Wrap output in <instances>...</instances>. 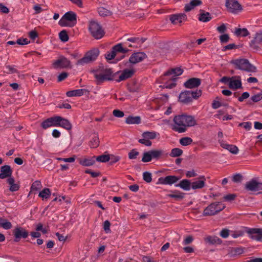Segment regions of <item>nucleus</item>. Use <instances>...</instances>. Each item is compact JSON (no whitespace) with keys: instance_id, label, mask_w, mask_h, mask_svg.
<instances>
[{"instance_id":"obj_1","label":"nucleus","mask_w":262,"mask_h":262,"mask_svg":"<svg viewBox=\"0 0 262 262\" xmlns=\"http://www.w3.org/2000/svg\"><path fill=\"white\" fill-rule=\"evenodd\" d=\"M196 124V121L193 116L184 114L175 116L170 126L173 131L183 133L186 132L188 127Z\"/></svg>"},{"instance_id":"obj_2","label":"nucleus","mask_w":262,"mask_h":262,"mask_svg":"<svg viewBox=\"0 0 262 262\" xmlns=\"http://www.w3.org/2000/svg\"><path fill=\"white\" fill-rule=\"evenodd\" d=\"M183 70L180 68H172L166 72L160 78V81L163 85L160 86L163 88L172 89L176 84L177 76L181 75Z\"/></svg>"},{"instance_id":"obj_3","label":"nucleus","mask_w":262,"mask_h":262,"mask_svg":"<svg viewBox=\"0 0 262 262\" xmlns=\"http://www.w3.org/2000/svg\"><path fill=\"white\" fill-rule=\"evenodd\" d=\"M94 77L97 84H100L105 81L113 80L114 74L112 69L100 66L94 71Z\"/></svg>"},{"instance_id":"obj_4","label":"nucleus","mask_w":262,"mask_h":262,"mask_svg":"<svg viewBox=\"0 0 262 262\" xmlns=\"http://www.w3.org/2000/svg\"><path fill=\"white\" fill-rule=\"evenodd\" d=\"M167 155V153L161 149L150 150L143 153L142 161L146 163L150 162L152 159L159 160L166 157Z\"/></svg>"},{"instance_id":"obj_5","label":"nucleus","mask_w":262,"mask_h":262,"mask_svg":"<svg viewBox=\"0 0 262 262\" xmlns=\"http://www.w3.org/2000/svg\"><path fill=\"white\" fill-rule=\"evenodd\" d=\"M236 69L240 70L245 71L248 72H255L256 68L251 64L248 59H237L231 61Z\"/></svg>"},{"instance_id":"obj_6","label":"nucleus","mask_w":262,"mask_h":262,"mask_svg":"<svg viewBox=\"0 0 262 262\" xmlns=\"http://www.w3.org/2000/svg\"><path fill=\"white\" fill-rule=\"evenodd\" d=\"M77 15L73 11L66 13L59 21V25L62 27H72L76 24Z\"/></svg>"},{"instance_id":"obj_7","label":"nucleus","mask_w":262,"mask_h":262,"mask_svg":"<svg viewBox=\"0 0 262 262\" xmlns=\"http://www.w3.org/2000/svg\"><path fill=\"white\" fill-rule=\"evenodd\" d=\"M225 208V205L219 202L211 203L206 207L203 213L205 216L214 215L222 211Z\"/></svg>"},{"instance_id":"obj_8","label":"nucleus","mask_w":262,"mask_h":262,"mask_svg":"<svg viewBox=\"0 0 262 262\" xmlns=\"http://www.w3.org/2000/svg\"><path fill=\"white\" fill-rule=\"evenodd\" d=\"M89 30L92 36L96 39L101 38L105 34L102 27L96 21L92 20L90 21Z\"/></svg>"},{"instance_id":"obj_9","label":"nucleus","mask_w":262,"mask_h":262,"mask_svg":"<svg viewBox=\"0 0 262 262\" xmlns=\"http://www.w3.org/2000/svg\"><path fill=\"white\" fill-rule=\"evenodd\" d=\"M99 54V51L97 49H94L86 53L85 56L78 60L77 65H84L94 61Z\"/></svg>"},{"instance_id":"obj_10","label":"nucleus","mask_w":262,"mask_h":262,"mask_svg":"<svg viewBox=\"0 0 262 262\" xmlns=\"http://www.w3.org/2000/svg\"><path fill=\"white\" fill-rule=\"evenodd\" d=\"M245 188L248 191L255 192L256 194L262 193V182L252 179L247 182Z\"/></svg>"},{"instance_id":"obj_11","label":"nucleus","mask_w":262,"mask_h":262,"mask_svg":"<svg viewBox=\"0 0 262 262\" xmlns=\"http://www.w3.org/2000/svg\"><path fill=\"white\" fill-rule=\"evenodd\" d=\"M226 6L229 12L234 14L238 13L243 9L241 5L237 0H226Z\"/></svg>"},{"instance_id":"obj_12","label":"nucleus","mask_w":262,"mask_h":262,"mask_svg":"<svg viewBox=\"0 0 262 262\" xmlns=\"http://www.w3.org/2000/svg\"><path fill=\"white\" fill-rule=\"evenodd\" d=\"M13 233L14 236V242H18L20 239L23 238H26L29 235L28 232L23 227H17L13 230Z\"/></svg>"},{"instance_id":"obj_13","label":"nucleus","mask_w":262,"mask_h":262,"mask_svg":"<svg viewBox=\"0 0 262 262\" xmlns=\"http://www.w3.org/2000/svg\"><path fill=\"white\" fill-rule=\"evenodd\" d=\"M70 61L67 58L61 56L53 63V66L55 69L66 68L70 67Z\"/></svg>"},{"instance_id":"obj_14","label":"nucleus","mask_w":262,"mask_h":262,"mask_svg":"<svg viewBox=\"0 0 262 262\" xmlns=\"http://www.w3.org/2000/svg\"><path fill=\"white\" fill-rule=\"evenodd\" d=\"M247 232L251 239L256 241L262 240V228H251Z\"/></svg>"},{"instance_id":"obj_15","label":"nucleus","mask_w":262,"mask_h":262,"mask_svg":"<svg viewBox=\"0 0 262 262\" xmlns=\"http://www.w3.org/2000/svg\"><path fill=\"white\" fill-rule=\"evenodd\" d=\"M261 44H262V30L256 33L253 39L250 43V46L252 49L258 50L259 45Z\"/></svg>"},{"instance_id":"obj_16","label":"nucleus","mask_w":262,"mask_h":262,"mask_svg":"<svg viewBox=\"0 0 262 262\" xmlns=\"http://www.w3.org/2000/svg\"><path fill=\"white\" fill-rule=\"evenodd\" d=\"M146 54L143 52H137L133 54L129 58V62L132 64H136L146 58Z\"/></svg>"},{"instance_id":"obj_17","label":"nucleus","mask_w":262,"mask_h":262,"mask_svg":"<svg viewBox=\"0 0 262 262\" xmlns=\"http://www.w3.org/2000/svg\"><path fill=\"white\" fill-rule=\"evenodd\" d=\"M187 15L185 13L172 14L169 16V19L174 25L182 23L187 20Z\"/></svg>"},{"instance_id":"obj_18","label":"nucleus","mask_w":262,"mask_h":262,"mask_svg":"<svg viewBox=\"0 0 262 262\" xmlns=\"http://www.w3.org/2000/svg\"><path fill=\"white\" fill-rule=\"evenodd\" d=\"M179 178L174 176H168L165 177L159 178L158 184L164 185H171L177 182Z\"/></svg>"},{"instance_id":"obj_19","label":"nucleus","mask_w":262,"mask_h":262,"mask_svg":"<svg viewBox=\"0 0 262 262\" xmlns=\"http://www.w3.org/2000/svg\"><path fill=\"white\" fill-rule=\"evenodd\" d=\"M229 86L230 89L236 90L242 88V82L239 76H233L231 77L229 82Z\"/></svg>"},{"instance_id":"obj_20","label":"nucleus","mask_w":262,"mask_h":262,"mask_svg":"<svg viewBox=\"0 0 262 262\" xmlns=\"http://www.w3.org/2000/svg\"><path fill=\"white\" fill-rule=\"evenodd\" d=\"M135 73V70L134 69H126L122 72L119 78L117 80V81L120 82L121 81L130 78Z\"/></svg>"},{"instance_id":"obj_21","label":"nucleus","mask_w":262,"mask_h":262,"mask_svg":"<svg viewBox=\"0 0 262 262\" xmlns=\"http://www.w3.org/2000/svg\"><path fill=\"white\" fill-rule=\"evenodd\" d=\"M201 79L198 78H191L184 83V86L188 89H193L201 84Z\"/></svg>"},{"instance_id":"obj_22","label":"nucleus","mask_w":262,"mask_h":262,"mask_svg":"<svg viewBox=\"0 0 262 262\" xmlns=\"http://www.w3.org/2000/svg\"><path fill=\"white\" fill-rule=\"evenodd\" d=\"M220 145L224 148L228 150L230 152L233 154H236L238 152V149L237 146L232 144H228L223 140H219Z\"/></svg>"},{"instance_id":"obj_23","label":"nucleus","mask_w":262,"mask_h":262,"mask_svg":"<svg viewBox=\"0 0 262 262\" xmlns=\"http://www.w3.org/2000/svg\"><path fill=\"white\" fill-rule=\"evenodd\" d=\"M206 178L204 176H201L195 181L191 183V188L193 189H201L205 186Z\"/></svg>"},{"instance_id":"obj_24","label":"nucleus","mask_w":262,"mask_h":262,"mask_svg":"<svg viewBox=\"0 0 262 262\" xmlns=\"http://www.w3.org/2000/svg\"><path fill=\"white\" fill-rule=\"evenodd\" d=\"M179 101L183 103H188L192 101L190 91H185L181 93L179 95Z\"/></svg>"},{"instance_id":"obj_25","label":"nucleus","mask_w":262,"mask_h":262,"mask_svg":"<svg viewBox=\"0 0 262 262\" xmlns=\"http://www.w3.org/2000/svg\"><path fill=\"white\" fill-rule=\"evenodd\" d=\"M12 170L9 165H4L1 168L0 179H4L6 178H10Z\"/></svg>"},{"instance_id":"obj_26","label":"nucleus","mask_w":262,"mask_h":262,"mask_svg":"<svg viewBox=\"0 0 262 262\" xmlns=\"http://www.w3.org/2000/svg\"><path fill=\"white\" fill-rule=\"evenodd\" d=\"M79 163L84 166H90L95 163V156L91 158H80L78 159Z\"/></svg>"},{"instance_id":"obj_27","label":"nucleus","mask_w":262,"mask_h":262,"mask_svg":"<svg viewBox=\"0 0 262 262\" xmlns=\"http://www.w3.org/2000/svg\"><path fill=\"white\" fill-rule=\"evenodd\" d=\"M202 2L201 0H191L188 4L185 5L184 11L185 12H189L194 8V7L201 5Z\"/></svg>"},{"instance_id":"obj_28","label":"nucleus","mask_w":262,"mask_h":262,"mask_svg":"<svg viewBox=\"0 0 262 262\" xmlns=\"http://www.w3.org/2000/svg\"><path fill=\"white\" fill-rule=\"evenodd\" d=\"M87 92L88 91L86 89H77L68 91L66 95L68 97L81 96Z\"/></svg>"},{"instance_id":"obj_29","label":"nucleus","mask_w":262,"mask_h":262,"mask_svg":"<svg viewBox=\"0 0 262 262\" xmlns=\"http://www.w3.org/2000/svg\"><path fill=\"white\" fill-rule=\"evenodd\" d=\"M176 186L180 187L185 190H189L191 188V183L188 180L184 179L179 184L176 185Z\"/></svg>"},{"instance_id":"obj_30","label":"nucleus","mask_w":262,"mask_h":262,"mask_svg":"<svg viewBox=\"0 0 262 262\" xmlns=\"http://www.w3.org/2000/svg\"><path fill=\"white\" fill-rule=\"evenodd\" d=\"M204 241L206 243L210 245L220 244L221 240L216 236H208L204 238Z\"/></svg>"},{"instance_id":"obj_31","label":"nucleus","mask_w":262,"mask_h":262,"mask_svg":"<svg viewBox=\"0 0 262 262\" xmlns=\"http://www.w3.org/2000/svg\"><path fill=\"white\" fill-rule=\"evenodd\" d=\"M200 14L199 17V20L203 22L209 21L211 19V17L209 12H205L203 10H200Z\"/></svg>"},{"instance_id":"obj_32","label":"nucleus","mask_w":262,"mask_h":262,"mask_svg":"<svg viewBox=\"0 0 262 262\" xmlns=\"http://www.w3.org/2000/svg\"><path fill=\"white\" fill-rule=\"evenodd\" d=\"M60 120H61L59 121V122L58 126L63 127L67 130L71 129L72 126L71 123L68 120L64 119L61 117H60Z\"/></svg>"},{"instance_id":"obj_33","label":"nucleus","mask_w":262,"mask_h":262,"mask_svg":"<svg viewBox=\"0 0 262 262\" xmlns=\"http://www.w3.org/2000/svg\"><path fill=\"white\" fill-rule=\"evenodd\" d=\"M125 122L128 124H138L141 123V118L139 116H129L126 118Z\"/></svg>"},{"instance_id":"obj_34","label":"nucleus","mask_w":262,"mask_h":262,"mask_svg":"<svg viewBox=\"0 0 262 262\" xmlns=\"http://www.w3.org/2000/svg\"><path fill=\"white\" fill-rule=\"evenodd\" d=\"M14 182L15 180L13 178L10 177L7 179V182L10 185L9 189L12 192L18 190L19 188V185L14 183Z\"/></svg>"},{"instance_id":"obj_35","label":"nucleus","mask_w":262,"mask_h":262,"mask_svg":"<svg viewBox=\"0 0 262 262\" xmlns=\"http://www.w3.org/2000/svg\"><path fill=\"white\" fill-rule=\"evenodd\" d=\"M51 192L50 189L48 188H44L38 194V196L40 197L42 200H47L50 197Z\"/></svg>"},{"instance_id":"obj_36","label":"nucleus","mask_w":262,"mask_h":262,"mask_svg":"<svg viewBox=\"0 0 262 262\" xmlns=\"http://www.w3.org/2000/svg\"><path fill=\"white\" fill-rule=\"evenodd\" d=\"M112 49L114 50V51L116 53L117 52H120V53H126L127 52H128L129 50L127 48H124L122 47V45L121 43H118L115 46H114Z\"/></svg>"},{"instance_id":"obj_37","label":"nucleus","mask_w":262,"mask_h":262,"mask_svg":"<svg viewBox=\"0 0 262 262\" xmlns=\"http://www.w3.org/2000/svg\"><path fill=\"white\" fill-rule=\"evenodd\" d=\"M143 138L147 139V140L154 139L157 137V134L155 132H145L142 134Z\"/></svg>"},{"instance_id":"obj_38","label":"nucleus","mask_w":262,"mask_h":262,"mask_svg":"<svg viewBox=\"0 0 262 262\" xmlns=\"http://www.w3.org/2000/svg\"><path fill=\"white\" fill-rule=\"evenodd\" d=\"M235 34L237 36L245 37L249 34V32L246 28L236 29Z\"/></svg>"},{"instance_id":"obj_39","label":"nucleus","mask_w":262,"mask_h":262,"mask_svg":"<svg viewBox=\"0 0 262 262\" xmlns=\"http://www.w3.org/2000/svg\"><path fill=\"white\" fill-rule=\"evenodd\" d=\"M0 227H3L5 229L8 230L12 228V224L7 220L0 218Z\"/></svg>"},{"instance_id":"obj_40","label":"nucleus","mask_w":262,"mask_h":262,"mask_svg":"<svg viewBox=\"0 0 262 262\" xmlns=\"http://www.w3.org/2000/svg\"><path fill=\"white\" fill-rule=\"evenodd\" d=\"M98 12L99 14L101 16H107L112 14V11L104 7L99 8L98 9Z\"/></svg>"},{"instance_id":"obj_41","label":"nucleus","mask_w":262,"mask_h":262,"mask_svg":"<svg viewBox=\"0 0 262 262\" xmlns=\"http://www.w3.org/2000/svg\"><path fill=\"white\" fill-rule=\"evenodd\" d=\"M145 40V38H139L138 37H131L127 39V41L133 42V43H134V45H137V47L139 45L143 43Z\"/></svg>"},{"instance_id":"obj_42","label":"nucleus","mask_w":262,"mask_h":262,"mask_svg":"<svg viewBox=\"0 0 262 262\" xmlns=\"http://www.w3.org/2000/svg\"><path fill=\"white\" fill-rule=\"evenodd\" d=\"M183 154V150L179 148L172 149L169 156L171 157H178L181 156Z\"/></svg>"},{"instance_id":"obj_43","label":"nucleus","mask_w":262,"mask_h":262,"mask_svg":"<svg viewBox=\"0 0 262 262\" xmlns=\"http://www.w3.org/2000/svg\"><path fill=\"white\" fill-rule=\"evenodd\" d=\"M99 145V140L98 136L94 137L90 142V146L91 148H96Z\"/></svg>"},{"instance_id":"obj_44","label":"nucleus","mask_w":262,"mask_h":262,"mask_svg":"<svg viewBox=\"0 0 262 262\" xmlns=\"http://www.w3.org/2000/svg\"><path fill=\"white\" fill-rule=\"evenodd\" d=\"M192 142V139L190 137H184L180 140V143L183 146H187L191 144Z\"/></svg>"},{"instance_id":"obj_45","label":"nucleus","mask_w":262,"mask_h":262,"mask_svg":"<svg viewBox=\"0 0 262 262\" xmlns=\"http://www.w3.org/2000/svg\"><path fill=\"white\" fill-rule=\"evenodd\" d=\"M41 187V182L39 181H35L31 185V191H35L39 190Z\"/></svg>"},{"instance_id":"obj_46","label":"nucleus","mask_w":262,"mask_h":262,"mask_svg":"<svg viewBox=\"0 0 262 262\" xmlns=\"http://www.w3.org/2000/svg\"><path fill=\"white\" fill-rule=\"evenodd\" d=\"M110 157L109 155H102L98 157H95V161L101 162H106L110 160Z\"/></svg>"},{"instance_id":"obj_47","label":"nucleus","mask_w":262,"mask_h":262,"mask_svg":"<svg viewBox=\"0 0 262 262\" xmlns=\"http://www.w3.org/2000/svg\"><path fill=\"white\" fill-rule=\"evenodd\" d=\"M52 126H58L59 121H60V116H55L49 118Z\"/></svg>"},{"instance_id":"obj_48","label":"nucleus","mask_w":262,"mask_h":262,"mask_svg":"<svg viewBox=\"0 0 262 262\" xmlns=\"http://www.w3.org/2000/svg\"><path fill=\"white\" fill-rule=\"evenodd\" d=\"M59 36L60 40L63 42H66L69 40V36L66 30L61 31L59 33Z\"/></svg>"},{"instance_id":"obj_49","label":"nucleus","mask_w":262,"mask_h":262,"mask_svg":"<svg viewBox=\"0 0 262 262\" xmlns=\"http://www.w3.org/2000/svg\"><path fill=\"white\" fill-rule=\"evenodd\" d=\"M168 196L170 198H174L176 200H181L184 198V193L180 192H175L173 194H169Z\"/></svg>"},{"instance_id":"obj_50","label":"nucleus","mask_w":262,"mask_h":262,"mask_svg":"<svg viewBox=\"0 0 262 262\" xmlns=\"http://www.w3.org/2000/svg\"><path fill=\"white\" fill-rule=\"evenodd\" d=\"M139 155V152L136 149H133L131 150L128 153V158L129 159H136L137 156Z\"/></svg>"},{"instance_id":"obj_51","label":"nucleus","mask_w":262,"mask_h":262,"mask_svg":"<svg viewBox=\"0 0 262 262\" xmlns=\"http://www.w3.org/2000/svg\"><path fill=\"white\" fill-rule=\"evenodd\" d=\"M143 178L145 182L147 183L151 182L152 181L151 173L148 171L144 172L143 174Z\"/></svg>"},{"instance_id":"obj_52","label":"nucleus","mask_w":262,"mask_h":262,"mask_svg":"<svg viewBox=\"0 0 262 262\" xmlns=\"http://www.w3.org/2000/svg\"><path fill=\"white\" fill-rule=\"evenodd\" d=\"M116 55V53L114 51L113 49H112L110 52H107L105 54V58L107 60H110L114 58Z\"/></svg>"},{"instance_id":"obj_53","label":"nucleus","mask_w":262,"mask_h":262,"mask_svg":"<svg viewBox=\"0 0 262 262\" xmlns=\"http://www.w3.org/2000/svg\"><path fill=\"white\" fill-rule=\"evenodd\" d=\"M190 94L192 99H197L201 95L202 91L198 90L194 91H190Z\"/></svg>"},{"instance_id":"obj_54","label":"nucleus","mask_w":262,"mask_h":262,"mask_svg":"<svg viewBox=\"0 0 262 262\" xmlns=\"http://www.w3.org/2000/svg\"><path fill=\"white\" fill-rule=\"evenodd\" d=\"M262 99V94L258 93L252 96L251 97V100L253 102H257Z\"/></svg>"},{"instance_id":"obj_55","label":"nucleus","mask_w":262,"mask_h":262,"mask_svg":"<svg viewBox=\"0 0 262 262\" xmlns=\"http://www.w3.org/2000/svg\"><path fill=\"white\" fill-rule=\"evenodd\" d=\"M138 142L146 146H150L152 144V142L149 140H147L143 137L142 139H139Z\"/></svg>"},{"instance_id":"obj_56","label":"nucleus","mask_w":262,"mask_h":262,"mask_svg":"<svg viewBox=\"0 0 262 262\" xmlns=\"http://www.w3.org/2000/svg\"><path fill=\"white\" fill-rule=\"evenodd\" d=\"M41 126L43 129H47V128L52 126L50 118H48L46 120H45L44 121H43L41 123Z\"/></svg>"},{"instance_id":"obj_57","label":"nucleus","mask_w":262,"mask_h":262,"mask_svg":"<svg viewBox=\"0 0 262 262\" xmlns=\"http://www.w3.org/2000/svg\"><path fill=\"white\" fill-rule=\"evenodd\" d=\"M113 114L114 116L118 118H121L124 116V113L119 110H114L113 112Z\"/></svg>"},{"instance_id":"obj_58","label":"nucleus","mask_w":262,"mask_h":262,"mask_svg":"<svg viewBox=\"0 0 262 262\" xmlns=\"http://www.w3.org/2000/svg\"><path fill=\"white\" fill-rule=\"evenodd\" d=\"M242 176L239 173H237L233 176L232 180L234 182L238 183L242 181Z\"/></svg>"},{"instance_id":"obj_59","label":"nucleus","mask_w":262,"mask_h":262,"mask_svg":"<svg viewBox=\"0 0 262 262\" xmlns=\"http://www.w3.org/2000/svg\"><path fill=\"white\" fill-rule=\"evenodd\" d=\"M236 195L235 194H229L224 196V199L226 201H232L234 200Z\"/></svg>"},{"instance_id":"obj_60","label":"nucleus","mask_w":262,"mask_h":262,"mask_svg":"<svg viewBox=\"0 0 262 262\" xmlns=\"http://www.w3.org/2000/svg\"><path fill=\"white\" fill-rule=\"evenodd\" d=\"M244 252V250L243 249L240 248H237L233 249L231 251V253L233 255H240L242 254Z\"/></svg>"},{"instance_id":"obj_61","label":"nucleus","mask_w":262,"mask_h":262,"mask_svg":"<svg viewBox=\"0 0 262 262\" xmlns=\"http://www.w3.org/2000/svg\"><path fill=\"white\" fill-rule=\"evenodd\" d=\"M220 39L221 42H227L229 40V36L228 34H225L220 36Z\"/></svg>"},{"instance_id":"obj_62","label":"nucleus","mask_w":262,"mask_h":262,"mask_svg":"<svg viewBox=\"0 0 262 262\" xmlns=\"http://www.w3.org/2000/svg\"><path fill=\"white\" fill-rule=\"evenodd\" d=\"M110 225H111V223L108 221H105L104 222L103 228H104V231L106 233H108L110 232Z\"/></svg>"},{"instance_id":"obj_63","label":"nucleus","mask_w":262,"mask_h":262,"mask_svg":"<svg viewBox=\"0 0 262 262\" xmlns=\"http://www.w3.org/2000/svg\"><path fill=\"white\" fill-rule=\"evenodd\" d=\"M249 96L250 95L248 92H244L242 94L241 96L238 98V100L239 102H242L245 99H247Z\"/></svg>"},{"instance_id":"obj_64","label":"nucleus","mask_w":262,"mask_h":262,"mask_svg":"<svg viewBox=\"0 0 262 262\" xmlns=\"http://www.w3.org/2000/svg\"><path fill=\"white\" fill-rule=\"evenodd\" d=\"M68 76V74L67 72H62L58 76V81L59 82L62 81L64 80Z\"/></svg>"}]
</instances>
